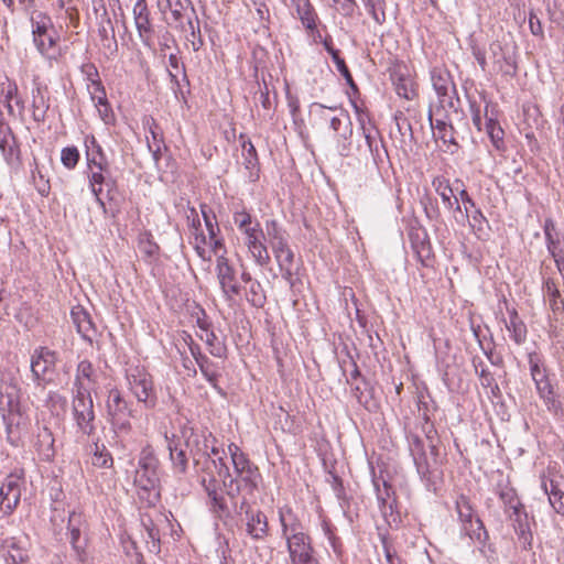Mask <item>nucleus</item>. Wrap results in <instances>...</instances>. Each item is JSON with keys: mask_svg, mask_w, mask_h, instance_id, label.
<instances>
[{"mask_svg": "<svg viewBox=\"0 0 564 564\" xmlns=\"http://www.w3.org/2000/svg\"><path fill=\"white\" fill-rule=\"evenodd\" d=\"M97 383V371L93 362L88 359L80 360L76 367L72 392L91 393Z\"/></svg>", "mask_w": 564, "mask_h": 564, "instance_id": "412c9836", "label": "nucleus"}, {"mask_svg": "<svg viewBox=\"0 0 564 564\" xmlns=\"http://www.w3.org/2000/svg\"><path fill=\"white\" fill-rule=\"evenodd\" d=\"M147 124L149 126L150 133V137L147 135L148 147L150 151L153 152L154 158L158 159V154H160L161 145L163 143L162 132L159 124L155 122L153 118H150L147 121Z\"/></svg>", "mask_w": 564, "mask_h": 564, "instance_id": "37998d69", "label": "nucleus"}, {"mask_svg": "<svg viewBox=\"0 0 564 564\" xmlns=\"http://www.w3.org/2000/svg\"><path fill=\"white\" fill-rule=\"evenodd\" d=\"M372 484L376 490L379 507L387 522V525L390 528L397 525L399 520V513H395L393 511V503L395 502V499L393 497L394 492L391 485L388 484L387 480L377 477H373Z\"/></svg>", "mask_w": 564, "mask_h": 564, "instance_id": "ddd939ff", "label": "nucleus"}, {"mask_svg": "<svg viewBox=\"0 0 564 564\" xmlns=\"http://www.w3.org/2000/svg\"><path fill=\"white\" fill-rule=\"evenodd\" d=\"M245 243L251 253L254 262L261 267H264L270 261V256L267 247L262 242L261 238L263 237V231L260 227L259 223H254L251 229H247L243 234Z\"/></svg>", "mask_w": 564, "mask_h": 564, "instance_id": "6ab92c4d", "label": "nucleus"}, {"mask_svg": "<svg viewBox=\"0 0 564 564\" xmlns=\"http://www.w3.org/2000/svg\"><path fill=\"white\" fill-rule=\"evenodd\" d=\"M242 156H243V165L247 170L250 171V177L253 176V170L258 166V155L256 148L251 143V141L242 142Z\"/></svg>", "mask_w": 564, "mask_h": 564, "instance_id": "8fccbe9b", "label": "nucleus"}, {"mask_svg": "<svg viewBox=\"0 0 564 564\" xmlns=\"http://www.w3.org/2000/svg\"><path fill=\"white\" fill-rule=\"evenodd\" d=\"M500 498L506 506V513L512 529H530V519L514 491L512 489L503 490L500 494Z\"/></svg>", "mask_w": 564, "mask_h": 564, "instance_id": "dca6fc26", "label": "nucleus"}, {"mask_svg": "<svg viewBox=\"0 0 564 564\" xmlns=\"http://www.w3.org/2000/svg\"><path fill=\"white\" fill-rule=\"evenodd\" d=\"M333 62L336 65L337 70L343 75V77L346 79L347 84L351 86L352 88H356V85L354 83L352 76L345 63V61L339 56V53L334 54L332 56Z\"/></svg>", "mask_w": 564, "mask_h": 564, "instance_id": "0e129e2a", "label": "nucleus"}, {"mask_svg": "<svg viewBox=\"0 0 564 564\" xmlns=\"http://www.w3.org/2000/svg\"><path fill=\"white\" fill-rule=\"evenodd\" d=\"M198 325L202 330L198 336L206 343L210 355L217 358H225L227 349L224 343L219 340L213 330L208 329L206 323L198 321Z\"/></svg>", "mask_w": 564, "mask_h": 564, "instance_id": "473e14b6", "label": "nucleus"}, {"mask_svg": "<svg viewBox=\"0 0 564 564\" xmlns=\"http://www.w3.org/2000/svg\"><path fill=\"white\" fill-rule=\"evenodd\" d=\"M87 167L110 170V163L101 145L94 135L85 138Z\"/></svg>", "mask_w": 564, "mask_h": 564, "instance_id": "cd10ccee", "label": "nucleus"}, {"mask_svg": "<svg viewBox=\"0 0 564 564\" xmlns=\"http://www.w3.org/2000/svg\"><path fill=\"white\" fill-rule=\"evenodd\" d=\"M544 303L549 306L555 321L564 317V299L553 279H546L542 286Z\"/></svg>", "mask_w": 564, "mask_h": 564, "instance_id": "bb28decb", "label": "nucleus"}, {"mask_svg": "<svg viewBox=\"0 0 564 564\" xmlns=\"http://www.w3.org/2000/svg\"><path fill=\"white\" fill-rule=\"evenodd\" d=\"M128 388L145 409H153L158 403L152 376L141 366H131L126 371Z\"/></svg>", "mask_w": 564, "mask_h": 564, "instance_id": "20e7f679", "label": "nucleus"}, {"mask_svg": "<svg viewBox=\"0 0 564 564\" xmlns=\"http://www.w3.org/2000/svg\"><path fill=\"white\" fill-rule=\"evenodd\" d=\"M159 459L156 458L154 451L151 446L144 447L138 460V467L134 471V477L137 479H151V480H160L159 474Z\"/></svg>", "mask_w": 564, "mask_h": 564, "instance_id": "a878e982", "label": "nucleus"}, {"mask_svg": "<svg viewBox=\"0 0 564 564\" xmlns=\"http://www.w3.org/2000/svg\"><path fill=\"white\" fill-rule=\"evenodd\" d=\"M288 547L292 564H317L312 556L310 538L304 531H297L292 536H288Z\"/></svg>", "mask_w": 564, "mask_h": 564, "instance_id": "f3484780", "label": "nucleus"}, {"mask_svg": "<svg viewBox=\"0 0 564 564\" xmlns=\"http://www.w3.org/2000/svg\"><path fill=\"white\" fill-rule=\"evenodd\" d=\"M70 321L80 337L91 344L97 329L90 314L83 306L76 305L70 310Z\"/></svg>", "mask_w": 564, "mask_h": 564, "instance_id": "393cba45", "label": "nucleus"}, {"mask_svg": "<svg viewBox=\"0 0 564 564\" xmlns=\"http://www.w3.org/2000/svg\"><path fill=\"white\" fill-rule=\"evenodd\" d=\"M415 466L425 488L429 491L436 494L442 481V473L437 469H431L426 459H416Z\"/></svg>", "mask_w": 564, "mask_h": 564, "instance_id": "2f4dec72", "label": "nucleus"}, {"mask_svg": "<svg viewBox=\"0 0 564 564\" xmlns=\"http://www.w3.org/2000/svg\"><path fill=\"white\" fill-rule=\"evenodd\" d=\"M269 245L274 254L281 276L285 280L291 290H297L299 284H301L299 265L295 263L294 252L289 247L286 236L274 239L270 241Z\"/></svg>", "mask_w": 564, "mask_h": 564, "instance_id": "423d86ee", "label": "nucleus"}, {"mask_svg": "<svg viewBox=\"0 0 564 564\" xmlns=\"http://www.w3.org/2000/svg\"><path fill=\"white\" fill-rule=\"evenodd\" d=\"M167 448L173 469L177 474H185L187 470V457L183 449H178L173 441H169Z\"/></svg>", "mask_w": 564, "mask_h": 564, "instance_id": "c03bdc74", "label": "nucleus"}, {"mask_svg": "<svg viewBox=\"0 0 564 564\" xmlns=\"http://www.w3.org/2000/svg\"><path fill=\"white\" fill-rule=\"evenodd\" d=\"M295 9L296 17L305 29H313L318 15L310 0H291Z\"/></svg>", "mask_w": 564, "mask_h": 564, "instance_id": "72a5a7b5", "label": "nucleus"}, {"mask_svg": "<svg viewBox=\"0 0 564 564\" xmlns=\"http://www.w3.org/2000/svg\"><path fill=\"white\" fill-rule=\"evenodd\" d=\"M120 541H121L123 551L127 554V556H130L132 562H134L137 564H141L142 560H143V556L138 551L135 542L127 534V532H124L120 536Z\"/></svg>", "mask_w": 564, "mask_h": 564, "instance_id": "864d4df0", "label": "nucleus"}, {"mask_svg": "<svg viewBox=\"0 0 564 564\" xmlns=\"http://www.w3.org/2000/svg\"><path fill=\"white\" fill-rule=\"evenodd\" d=\"M200 212H202V216H203V219H204L207 232H208L207 236L213 237L215 235H218L220 232V229H219L216 216L213 213L212 208L206 204H202Z\"/></svg>", "mask_w": 564, "mask_h": 564, "instance_id": "3c124183", "label": "nucleus"}, {"mask_svg": "<svg viewBox=\"0 0 564 564\" xmlns=\"http://www.w3.org/2000/svg\"><path fill=\"white\" fill-rule=\"evenodd\" d=\"M248 529H258V527H268L267 517L260 510L248 509L246 511Z\"/></svg>", "mask_w": 564, "mask_h": 564, "instance_id": "052dcab7", "label": "nucleus"}, {"mask_svg": "<svg viewBox=\"0 0 564 564\" xmlns=\"http://www.w3.org/2000/svg\"><path fill=\"white\" fill-rule=\"evenodd\" d=\"M133 486L139 501L145 507L155 506L161 499L160 480L133 478Z\"/></svg>", "mask_w": 564, "mask_h": 564, "instance_id": "b1692460", "label": "nucleus"}, {"mask_svg": "<svg viewBox=\"0 0 564 564\" xmlns=\"http://www.w3.org/2000/svg\"><path fill=\"white\" fill-rule=\"evenodd\" d=\"M47 100L42 93L41 88L37 87L33 90V100H32V116L36 122H43L45 120V116L48 109Z\"/></svg>", "mask_w": 564, "mask_h": 564, "instance_id": "79ce46f5", "label": "nucleus"}, {"mask_svg": "<svg viewBox=\"0 0 564 564\" xmlns=\"http://www.w3.org/2000/svg\"><path fill=\"white\" fill-rule=\"evenodd\" d=\"M358 122L368 152L370 153L375 165L379 166L381 163H383L384 158H388V151L384 148L381 134L379 130L370 122V120H367L366 116L360 115L358 117Z\"/></svg>", "mask_w": 564, "mask_h": 564, "instance_id": "9b49d317", "label": "nucleus"}, {"mask_svg": "<svg viewBox=\"0 0 564 564\" xmlns=\"http://www.w3.org/2000/svg\"><path fill=\"white\" fill-rule=\"evenodd\" d=\"M329 128L338 135V153L341 156H348L350 152L349 139L352 134L351 121L345 110H340L339 116L328 119Z\"/></svg>", "mask_w": 564, "mask_h": 564, "instance_id": "4be33fe9", "label": "nucleus"}, {"mask_svg": "<svg viewBox=\"0 0 564 564\" xmlns=\"http://www.w3.org/2000/svg\"><path fill=\"white\" fill-rule=\"evenodd\" d=\"M95 107L98 110L100 119L106 123L110 124L115 120V116L111 109V106L107 99V94H101L96 99L93 100Z\"/></svg>", "mask_w": 564, "mask_h": 564, "instance_id": "09e8293b", "label": "nucleus"}, {"mask_svg": "<svg viewBox=\"0 0 564 564\" xmlns=\"http://www.w3.org/2000/svg\"><path fill=\"white\" fill-rule=\"evenodd\" d=\"M254 223L257 221L253 220L251 215L245 209L234 213V224L242 234H245L247 229H251Z\"/></svg>", "mask_w": 564, "mask_h": 564, "instance_id": "bf43d9fd", "label": "nucleus"}, {"mask_svg": "<svg viewBox=\"0 0 564 564\" xmlns=\"http://www.w3.org/2000/svg\"><path fill=\"white\" fill-rule=\"evenodd\" d=\"M194 249L197 256L206 262L212 261V256L216 257V260L219 256L226 257L227 250L224 245V240L218 237V235L206 236L204 232H199L195 235V246Z\"/></svg>", "mask_w": 564, "mask_h": 564, "instance_id": "a211bd4d", "label": "nucleus"}, {"mask_svg": "<svg viewBox=\"0 0 564 564\" xmlns=\"http://www.w3.org/2000/svg\"><path fill=\"white\" fill-rule=\"evenodd\" d=\"M368 13L378 24L386 21L384 10L381 8L383 0H361Z\"/></svg>", "mask_w": 564, "mask_h": 564, "instance_id": "5fc2aeb1", "label": "nucleus"}, {"mask_svg": "<svg viewBox=\"0 0 564 564\" xmlns=\"http://www.w3.org/2000/svg\"><path fill=\"white\" fill-rule=\"evenodd\" d=\"M412 247L417 256L419 261L429 267L432 260V249L431 243L427 240V235L424 234V237L420 239V236L416 235L414 239H412Z\"/></svg>", "mask_w": 564, "mask_h": 564, "instance_id": "a19ab883", "label": "nucleus"}, {"mask_svg": "<svg viewBox=\"0 0 564 564\" xmlns=\"http://www.w3.org/2000/svg\"><path fill=\"white\" fill-rule=\"evenodd\" d=\"M261 481V475L259 469H254L251 471H245L240 474H236L234 477L229 475V477L223 480V485L226 489V494L229 498L236 499L238 497H242L241 507L248 503V501L253 498L256 491L259 488V482Z\"/></svg>", "mask_w": 564, "mask_h": 564, "instance_id": "0eeeda50", "label": "nucleus"}, {"mask_svg": "<svg viewBox=\"0 0 564 564\" xmlns=\"http://www.w3.org/2000/svg\"><path fill=\"white\" fill-rule=\"evenodd\" d=\"M82 74L85 76L87 84L100 82L99 73L95 64L85 63L80 67Z\"/></svg>", "mask_w": 564, "mask_h": 564, "instance_id": "338daca9", "label": "nucleus"}, {"mask_svg": "<svg viewBox=\"0 0 564 564\" xmlns=\"http://www.w3.org/2000/svg\"><path fill=\"white\" fill-rule=\"evenodd\" d=\"M432 185L435 188V192L441 196L444 206L449 209L454 208L453 199L456 197L454 192H458V187H452L448 181L444 177H435Z\"/></svg>", "mask_w": 564, "mask_h": 564, "instance_id": "e433bc0d", "label": "nucleus"}, {"mask_svg": "<svg viewBox=\"0 0 564 564\" xmlns=\"http://www.w3.org/2000/svg\"><path fill=\"white\" fill-rule=\"evenodd\" d=\"M197 366L199 367V370L204 378L213 386L216 387L219 378V373L217 371V368L215 364L207 357H200L196 361Z\"/></svg>", "mask_w": 564, "mask_h": 564, "instance_id": "de8ad7c7", "label": "nucleus"}, {"mask_svg": "<svg viewBox=\"0 0 564 564\" xmlns=\"http://www.w3.org/2000/svg\"><path fill=\"white\" fill-rule=\"evenodd\" d=\"M72 416L82 437H91L96 434V413L91 393L72 392Z\"/></svg>", "mask_w": 564, "mask_h": 564, "instance_id": "7ed1b4c3", "label": "nucleus"}, {"mask_svg": "<svg viewBox=\"0 0 564 564\" xmlns=\"http://www.w3.org/2000/svg\"><path fill=\"white\" fill-rule=\"evenodd\" d=\"M528 364L536 392L553 387L550 380L549 369L545 365V359L541 354L536 351L529 352Z\"/></svg>", "mask_w": 564, "mask_h": 564, "instance_id": "5701e85b", "label": "nucleus"}, {"mask_svg": "<svg viewBox=\"0 0 564 564\" xmlns=\"http://www.w3.org/2000/svg\"><path fill=\"white\" fill-rule=\"evenodd\" d=\"M508 332L516 344L521 345L527 338V327L513 310L510 312L509 322L506 323Z\"/></svg>", "mask_w": 564, "mask_h": 564, "instance_id": "58836bf2", "label": "nucleus"}, {"mask_svg": "<svg viewBox=\"0 0 564 564\" xmlns=\"http://www.w3.org/2000/svg\"><path fill=\"white\" fill-rule=\"evenodd\" d=\"M538 394H539L540 399L543 401L546 410L554 417L560 419L564 415V409H563L562 402L560 401L557 394L555 393L554 387L538 391Z\"/></svg>", "mask_w": 564, "mask_h": 564, "instance_id": "f704fd0d", "label": "nucleus"}, {"mask_svg": "<svg viewBox=\"0 0 564 564\" xmlns=\"http://www.w3.org/2000/svg\"><path fill=\"white\" fill-rule=\"evenodd\" d=\"M192 455L197 471L202 473V485L204 486L210 499L212 511L215 514H217L219 519L228 518L230 512L225 502V498L217 494V481L215 478L216 459L206 455L204 456L195 453H192Z\"/></svg>", "mask_w": 564, "mask_h": 564, "instance_id": "f03ea898", "label": "nucleus"}, {"mask_svg": "<svg viewBox=\"0 0 564 564\" xmlns=\"http://www.w3.org/2000/svg\"><path fill=\"white\" fill-rule=\"evenodd\" d=\"M380 540L382 542L387 563L402 564V560L397 555L394 551H392L391 546L389 545L387 534H380Z\"/></svg>", "mask_w": 564, "mask_h": 564, "instance_id": "774afa93", "label": "nucleus"}, {"mask_svg": "<svg viewBox=\"0 0 564 564\" xmlns=\"http://www.w3.org/2000/svg\"><path fill=\"white\" fill-rule=\"evenodd\" d=\"M485 129H486V132H487L488 137L490 138L494 147L498 151L503 150V148H505V142H503L505 132H503L502 128L500 127L499 122L496 119H494L492 117H488L486 115Z\"/></svg>", "mask_w": 564, "mask_h": 564, "instance_id": "ea45409f", "label": "nucleus"}, {"mask_svg": "<svg viewBox=\"0 0 564 564\" xmlns=\"http://www.w3.org/2000/svg\"><path fill=\"white\" fill-rule=\"evenodd\" d=\"M216 444L217 440L213 434L206 432L200 434L192 433L186 440V446L189 448L191 453L204 456L206 455L209 457L226 455V452L223 448H219Z\"/></svg>", "mask_w": 564, "mask_h": 564, "instance_id": "aec40b11", "label": "nucleus"}, {"mask_svg": "<svg viewBox=\"0 0 564 564\" xmlns=\"http://www.w3.org/2000/svg\"><path fill=\"white\" fill-rule=\"evenodd\" d=\"M409 447L410 452L413 456L414 464L416 463V459L424 460L425 452H424V444L423 441L417 435H411L409 437Z\"/></svg>", "mask_w": 564, "mask_h": 564, "instance_id": "680f3d73", "label": "nucleus"}, {"mask_svg": "<svg viewBox=\"0 0 564 564\" xmlns=\"http://www.w3.org/2000/svg\"><path fill=\"white\" fill-rule=\"evenodd\" d=\"M494 67L503 75H514L517 70L516 62L511 55L505 53L500 42L495 41L489 45Z\"/></svg>", "mask_w": 564, "mask_h": 564, "instance_id": "c85d7f7f", "label": "nucleus"}, {"mask_svg": "<svg viewBox=\"0 0 564 564\" xmlns=\"http://www.w3.org/2000/svg\"><path fill=\"white\" fill-rule=\"evenodd\" d=\"M95 449L91 457V463L96 467L110 468L113 464L110 452L104 444L99 445L98 442L94 443Z\"/></svg>", "mask_w": 564, "mask_h": 564, "instance_id": "49530a36", "label": "nucleus"}, {"mask_svg": "<svg viewBox=\"0 0 564 564\" xmlns=\"http://www.w3.org/2000/svg\"><path fill=\"white\" fill-rule=\"evenodd\" d=\"M187 25H188L187 31H189V35H187V41L191 42L193 51L197 52L204 45V41H203L202 34H200L199 24L197 23V25L195 26L192 18H188Z\"/></svg>", "mask_w": 564, "mask_h": 564, "instance_id": "13d9d810", "label": "nucleus"}, {"mask_svg": "<svg viewBox=\"0 0 564 564\" xmlns=\"http://www.w3.org/2000/svg\"><path fill=\"white\" fill-rule=\"evenodd\" d=\"M106 413L107 421L116 437L127 438L132 432V424L130 422L132 410L118 388H112L108 391Z\"/></svg>", "mask_w": 564, "mask_h": 564, "instance_id": "f257e3e1", "label": "nucleus"}, {"mask_svg": "<svg viewBox=\"0 0 564 564\" xmlns=\"http://www.w3.org/2000/svg\"><path fill=\"white\" fill-rule=\"evenodd\" d=\"M14 144V137L7 122L0 119V150L2 153L11 152Z\"/></svg>", "mask_w": 564, "mask_h": 564, "instance_id": "6e6d98bb", "label": "nucleus"}, {"mask_svg": "<svg viewBox=\"0 0 564 564\" xmlns=\"http://www.w3.org/2000/svg\"><path fill=\"white\" fill-rule=\"evenodd\" d=\"M469 218H470V221H469L470 227L475 231H482L484 224H487V219L484 216L482 212L475 206V208H473L469 212Z\"/></svg>", "mask_w": 564, "mask_h": 564, "instance_id": "69168bd1", "label": "nucleus"}, {"mask_svg": "<svg viewBox=\"0 0 564 564\" xmlns=\"http://www.w3.org/2000/svg\"><path fill=\"white\" fill-rule=\"evenodd\" d=\"M231 463L234 466L235 475L258 469V467L250 462V459L248 458V456L246 454L236 457L235 459L231 460Z\"/></svg>", "mask_w": 564, "mask_h": 564, "instance_id": "e2e57ef3", "label": "nucleus"}, {"mask_svg": "<svg viewBox=\"0 0 564 564\" xmlns=\"http://www.w3.org/2000/svg\"><path fill=\"white\" fill-rule=\"evenodd\" d=\"M216 274L224 294V297L231 302L240 294V285L235 268L229 263L227 257L219 256L216 260Z\"/></svg>", "mask_w": 564, "mask_h": 564, "instance_id": "f8f14e48", "label": "nucleus"}, {"mask_svg": "<svg viewBox=\"0 0 564 564\" xmlns=\"http://www.w3.org/2000/svg\"><path fill=\"white\" fill-rule=\"evenodd\" d=\"M24 479L22 474L8 475L0 486V513L10 514L19 505Z\"/></svg>", "mask_w": 564, "mask_h": 564, "instance_id": "9d476101", "label": "nucleus"}, {"mask_svg": "<svg viewBox=\"0 0 564 564\" xmlns=\"http://www.w3.org/2000/svg\"><path fill=\"white\" fill-rule=\"evenodd\" d=\"M456 510H457L458 518H459L464 529H467V527H470L471 529H474L475 525H476V529H485L482 522L480 521L478 516L475 513L471 502L467 496L460 495L457 498Z\"/></svg>", "mask_w": 564, "mask_h": 564, "instance_id": "c756f323", "label": "nucleus"}, {"mask_svg": "<svg viewBox=\"0 0 564 564\" xmlns=\"http://www.w3.org/2000/svg\"><path fill=\"white\" fill-rule=\"evenodd\" d=\"M165 2L176 26L184 29L185 19L188 20L191 15H195L191 0H165Z\"/></svg>", "mask_w": 564, "mask_h": 564, "instance_id": "7c9ffc66", "label": "nucleus"}, {"mask_svg": "<svg viewBox=\"0 0 564 564\" xmlns=\"http://www.w3.org/2000/svg\"><path fill=\"white\" fill-rule=\"evenodd\" d=\"M541 487L544 492L549 496V501L557 512L564 513V491L558 488V485L554 480H550V487L545 477H542Z\"/></svg>", "mask_w": 564, "mask_h": 564, "instance_id": "c9c22d12", "label": "nucleus"}, {"mask_svg": "<svg viewBox=\"0 0 564 564\" xmlns=\"http://www.w3.org/2000/svg\"><path fill=\"white\" fill-rule=\"evenodd\" d=\"M431 80L437 94V105H441L443 109L449 108L456 111V88L449 72L445 68L435 67L431 73Z\"/></svg>", "mask_w": 564, "mask_h": 564, "instance_id": "1a4fd4ad", "label": "nucleus"}, {"mask_svg": "<svg viewBox=\"0 0 564 564\" xmlns=\"http://www.w3.org/2000/svg\"><path fill=\"white\" fill-rule=\"evenodd\" d=\"M132 13L140 41L145 46H151L154 35V28L147 0H137L133 6Z\"/></svg>", "mask_w": 564, "mask_h": 564, "instance_id": "2eb2a0df", "label": "nucleus"}, {"mask_svg": "<svg viewBox=\"0 0 564 564\" xmlns=\"http://www.w3.org/2000/svg\"><path fill=\"white\" fill-rule=\"evenodd\" d=\"M31 22L33 37L54 30L51 18L42 12H32Z\"/></svg>", "mask_w": 564, "mask_h": 564, "instance_id": "a18cd8bd", "label": "nucleus"}, {"mask_svg": "<svg viewBox=\"0 0 564 564\" xmlns=\"http://www.w3.org/2000/svg\"><path fill=\"white\" fill-rule=\"evenodd\" d=\"M447 109H443L441 105H435L430 108L429 111V120L432 129L434 130V135L436 137L440 132L443 131L447 126L451 124V121L447 117Z\"/></svg>", "mask_w": 564, "mask_h": 564, "instance_id": "4c0bfd02", "label": "nucleus"}, {"mask_svg": "<svg viewBox=\"0 0 564 564\" xmlns=\"http://www.w3.org/2000/svg\"><path fill=\"white\" fill-rule=\"evenodd\" d=\"M58 361V354L47 347H37L31 356V373L35 388L45 390L46 384L52 382L51 376L55 372Z\"/></svg>", "mask_w": 564, "mask_h": 564, "instance_id": "39448f33", "label": "nucleus"}, {"mask_svg": "<svg viewBox=\"0 0 564 564\" xmlns=\"http://www.w3.org/2000/svg\"><path fill=\"white\" fill-rule=\"evenodd\" d=\"M61 161L66 169L73 170L79 161L78 149L76 147L63 148L61 151Z\"/></svg>", "mask_w": 564, "mask_h": 564, "instance_id": "4d7b16f0", "label": "nucleus"}, {"mask_svg": "<svg viewBox=\"0 0 564 564\" xmlns=\"http://www.w3.org/2000/svg\"><path fill=\"white\" fill-rule=\"evenodd\" d=\"M33 41L39 52L43 55H46L55 46V31L53 30L47 33H44L42 34V36H34Z\"/></svg>", "mask_w": 564, "mask_h": 564, "instance_id": "603ef678", "label": "nucleus"}, {"mask_svg": "<svg viewBox=\"0 0 564 564\" xmlns=\"http://www.w3.org/2000/svg\"><path fill=\"white\" fill-rule=\"evenodd\" d=\"M20 395L21 389L18 380L9 373H3L0 377V409L7 411L3 414V420L7 425L8 433H11L13 424V415L20 412Z\"/></svg>", "mask_w": 564, "mask_h": 564, "instance_id": "6e6552de", "label": "nucleus"}, {"mask_svg": "<svg viewBox=\"0 0 564 564\" xmlns=\"http://www.w3.org/2000/svg\"><path fill=\"white\" fill-rule=\"evenodd\" d=\"M87 177L90 191L95 196L96 202L105 208V203L101 198L102 185L107 187V197L112 200L115 198L117 181L110 175V170H98L93 167H87Z\"/></svg>", "mask_w": 564, "mask_h": 564, "instance_id": "4468645a", "label": "nucleus"}]
</instances>
